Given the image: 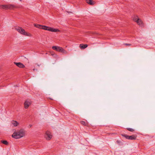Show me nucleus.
Wrapping results in <instances>:
<instances>
[{"mask_svg": "<svg viewBox=\"0 0 155 155\" xmlns=\"http://www.w3.org/2000/svg\"><path fill=\"white\" fill-rule=\"evenodd\" d=\"M34 26L38 28L41 29H43L46 30H48L51 32H56L60 31L58 29L54 28L51 27H48L45 25H42L34 24Z\"/></svg>", "mask_w": 155, "mask_h": 155, "instance_id": "obj_1", "label": "nucleus"}, {"mask_svg": "<svg viewBox=\"0 0 155 155\" xmlns=\"http://www.w3.org/2000/svg\"><path fill=\"white\" fill-rule=\"evenodd\" d=\"M16 30L20 34L28 37H31L32 35L25 31L24 29L21 27H18L16 28Z\"/></svg>", "mask_w": 155, "mask_h": 155, "instance_id": "obj_2", "label": "nucleus"}, {"mask_svg": "<svg viewBox=\"0 0 155 155\" xmlns=\"http://www.w3.org/2000/svg\"><path fill=\"white\" fill-rule=\"evenodd\" d=\"M26 131L23 129L15 131L12 136H25L26 135Z\"/></svg>", "mask_w": 155, "mask_h": 155, "instance_id": "obj_3", "label": "nucleus"}, {"mask_svg": "<svg viewBox=\"0 0 155 155\" xmlns=\"http://www.w3.org/2000/svg\"><path fill=\"white\" fill-rule=\"evenodd\" d=\"M52 48L54 50H55L57 51L61 52L63 54H67V51L63 49L62 47L54 46H52Z\"/></svg>", "mask_w": 155, "mask_h": 155, "instance_id": "obj_4", "label": "nucleus"}, {"mask_svg": "<svg viewBox=\"0 0 155 155\" xmlns=\"http://www.w3.org/2000/svg\"><path fill=\"white\" fill-rule=\"evenodd\" d=\"M14 64L18 67L21 68H24L25 67V65L21 62H14Z\"/></svg>", "mask_w": 155, "mask_h": 155, "instance_id": "obj_5", "label": "nucleus"}, {"mask_svg": "<svg viewBox=\"0 0 155 155\" xmlns=\"http://www.w3.org/2000/svg\"><path fill=\"white\" fill-rule=\"evenodd\" d=\"M126 139L129 140H135L136 136H124Z\"/></svg>", "mask_w": 155, "mask_h": 155, "instance_id": "obj_6", "label": "nucleus"}, {"mask_svg": "<svg viewBox=\"0 0 155 155\" xmlns=\"http://www.w3.org/2000/svg\"><path fill=\"white\" fill-rule=\"evenodd\" d=\"M31 104V102L30 101H26L24 103L25 107V108H27Z\"/></svg>", "mask_w": 155, "mask_h": 155, "instance_id": "obj_7", "label": "nucleus"}, {"mask_svg": "<svg viewBox=\"0 0 155 155\" xmlns=\"http://www.w3.org/2000/svg\"><path fill=\"white\" fill-rule=\"evenodd\" d=\"M138 25H139L141 26H143V23L142 21L139 18V19H138V20L136 22Z\"/></svg>", "mask_w": 155, "mask_h": 155, "instance_id": "obj_8", "label": "nucleus"}, {"mask_svg": "<svg viewBox=\"0 0 155 155\" xmlns=\"http://www.w3.org/2000/svg\"><path fill=\"white\" fill-rule=\"evenodd\" d=\"M87 46L88 45L87 44H81L80 45L79 47L81 49H84L87 47Z\"/></svg>", "mask_w": 155, "mask_h": 155, "instance_id": "obj_9", "label": "nucleus"}, {"mask_svg": "<svg viewBox=\"0 0 155 155\" xmlns=\"http://www.w3.org/2000/svg\"><path fill=\"white\" fill-rule=\"evenodd\" d=\"M12 124L15 127H16L19 125V123L16 121L13 120L12 121Z\"/></svg>", "mask_w": 155, "mask_h": 155, "instance_id": "obj_10", "label": "nucleus"}, {"mask_svg": "<svg viewBox=\"0 0 155 155\" xmlns=\"http://www.w3.org/2000/svg\"><path fill=\"white\" fill-rule=\"evenodd\" d=\"M86 2L90 5H93L94 4V2L91 0H86Z\"/></svg>", "mask_w": 155, "mask_h": 155, "instance_id": "obj_11", "label": "nucleus"}, {"mask_svg": "<svg viewBox=\"0 0 155 155\" xmlns=\"http://www.w3.org/2000/svg\"><path fill=\"white\" fill-rule=\"evenodd\" d=\"M15 7V6L12 5H8V9H12Z\"/></svg>", "mask_w": 155, "mask_h": 155, "instance_id": "obj_12", "label": "nucleus"}, {"mask_svg": "<svg viewBox=\"0 0 155 155\" xmlns=\"http://www.w3.org/2000/svg\"><path fill=\"white\" fill-rule=\"evenodd\" d=\"M139 19V18L137 15L134 16L133 18V20L135 22H136Z\"/></svg>", "mask_w": 155, "mask_h": 155, "instance_id": "obj_13", "label": "nucleus"}, {"mask_svg": "<svg viewBox=\"0 0 155 155\" xmlns=\"http://www.w3.org/2000/svg\"><path fill=\"white\" fill-rule=\"evenodd\" d=\"M0 8L2 9H8V5H1L0 6Z\"/></svg>", "mask_w": 155, "mask_h": 155, "instance_id": "obj_14", "label": "nucleus"}, {"mask_svg": "<svg viewBox=\"0 0 155 155\" xmlns=\"http://www.w3.org/2000/svg\"><path fill=\"white\" fill-rule=\"evenodd\" d=\"M80 122L81 124L84 126H87L88 125V123L87 122H85L83 121H81Z\"/></svg>", "mask_w": 155, "mask_h": 155, "instance_id": "obj_15", "label": "nucleus"}, {"mask_svg": "<svg viewBox=\"0 0 155 155\" xmlns=\"http://www.w3.org/2000/svg\"><path fill=\"white\" fill-rule=\"evenodd\" d=\"M1 142L6 145H7L8 144V143L6 140H1Z\"/></svg>", "mask_w": 155, "mask_h": 155, "instance_id": "obj_16", "label": "nucleus"}, {"mask_svg": "<svg viewBox=\"0 0 155 155\" xmlns=\"http://www.w3.org/2000/svg\"><path fill=\"white\" fill-rule=\"evenodd\" d=\"M45 138L47 140H49L52 138V136H45Z\"/></svg>", "mask_w": 155, "mask_h": 155, "instance_id": "obj_17", "label": "nucleus"}, {"mask_svg": "<svg viewBox=\"0 0 155 155\" xmlns=\"http://www.w3.org/2000/svg\"><path fill=\"white\" fill-rule=\"evenodd\" d=\"M46 136H51V132L49 131H46Z\"/></svg>", "mask_w": 155, "mask_h": 155, "instance_id": "obj_18", "label": "nucleus"}, {"mask_svg": "<svg viewBox=\"0 0 155 155\" xmlns=\"http://www.w3.org/2000/svg\"><path fill=\"white\" fill-rule=\"evenodd\" d=\"M12 137L16 139H19L21 138V137H22L23 136H12Z\"/></svg>", "mask_w": 155, "mask_h": 155, "instance_id": "obj_19", "label": "nucleus"}, {"mask_svg": "<svg viewBox=\"0 0 155 155\" xmlns=\"http://www.w3.org/2000/svg\"><path fill=\"white\" fill-rule=\"evenodd\" d=\"M127 129L128 130H129V131H130V132H133L134 130V129L131 128H127Z\"/></svg>", "mask_w": 155, "mask_h": 155, "instance_id": "obj_20", "label": "nucleus"}, {"mask_svg": "<svg viewBox=\"0 0 155 155\" xmlns=\"http://www.w3.org/2000/svg\"><path fill=\"white\" fill-rule=\"evenodd\" d=\"M124 45L127 46H131V44H127V43H125L124 44Z\"/></svg>", "mask_w": 155, "mask_h": 155, "instance_id": "obj_21", "label": "nucleus"}, {"mask_svg": "<svg viewBox=\"0 0 155 155\" xmlns=\"http://www.w3.org/2000/svg\"><path fill=\"white\" fill-rule=\"evenodd\" d=\"M117 142L118 143H119L118 141H117Z\"/></svg>", "mask_w": 155, "mask_h": 155, "instance_id": "obj_22", "label": "nucleus"}, {"mask_svg": "<svg viewBox=\"0 0 155 155\" xmlns=\"http://www.w3.org/2000/svg\"><path fill=\"white\" fill-rule=\"evenodd\" d=\"M122 136H127V135H122Z\"/></svg>", "mask_w": 155, "mask_h": 155, "instance_id": "obj_23", "label": "nucleus"}, {"mask_svg": "<svg viewBox=\"0 0 155 155\" xmlns=\"http://www.w3.org/2000/svg\"><path fill=\"white\" fill-rule=\"evenodd\" d=\"M110 134H108V135H110Z\"/></svg>", "mask_w": 155, "mask_h": 155, "instance_id": "obj_24", "label": "nucleus"}]
</instances>
